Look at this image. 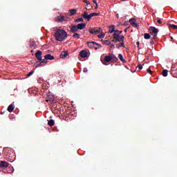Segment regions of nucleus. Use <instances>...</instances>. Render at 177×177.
Listing matches in <instances>:
<instances>
[{
	"label": "nucleus",
	"mask_w": 177,
	"mask_h": 177,
	"mask_svg": "<svg viewBox=\"0 0 177 177\" xmlns=\"http://www.w3.org/2000/svg\"><path fill=\"white\" fill-rule=\"evenodd\" d=\"M33 73H34L33 71L30 72V73H28V77L32 76V75H33Z\"/></svg>",
	"instance_id": "f704fd0d"
},
{
	"label": "nucleus",
	"mask_w": 177,
	"mask_h": 177,
	"mask_svg": "<svg viewBox=\"0 0 177 177\" xmlns=\"http://www.w3.org/2000/svg\"><path fill=\"white\" fill-rule=\"evenodd\" d=\"M42 52L41 50H37V52H36V57L37 58L38 60H42Z\"/></svg>",
	"instance_id": "1a4fd4ad"
},
{
	"label": "nucleus",
	"mask_w": 177,
	"mask_h": 177,
	"mask_svg": "<svg viewBox=\"0 0 177 177\" xmlns=\"http://www.w3.org/2000/svg\"><path fill=\"white\" fill-rule=\"evenodd\" d=\"M47 63L46 60H45V59L41 58V60L40 62V63H38L37 64H36V67H39L40 66H44V64H46Z\"/></svg>",
	"instance_id": "2eb2a0df"
},
{
	"label": "nucleus",
	"mask_w": 177,
	"mask_h": 177,
	"mask_svg": "<svg viewBox=\"0 0 177 177\" xmlns=\"http://www.w3.org/2000/svg\"><path fill=\"white\" fill-rule=\"evenodd\" d=\"M122 32V30H119V35H120Z\"/></svg>",
	"instance_id": "58836bf2"
},
{
	"label": "nucleus",
	"mask_w": 177,
	"mask_h": 177,
	"mask_svg": "<svg viewBox=\"0 0 177 177\" xmlns=\"http://www.w3.org/2000/svg\"><path fill=\"white\" fill-rule=\"evenodd\" d=\"M80 55L81 56V57H87L88 53L86 50H81Z\"/></svg>",
	"instance_id": "f3484780"
},
{
	"label": "nucleus",
	"mask_w": 177,
	"mask_h": 177,
	"mask_svg": "<svg viewBox=\"0 0 177 177\" xmlns=\"http://www.w3.org/2000/svg\"><path fill=\"white\" fill-rule=\"evenodd\" d=\"M144 38L145 39H150V38H151L150 34H144Z\"/></svg>",
	"instance_id": "5701e85b"
},
{
	"label": "nucleus",
	"mask_w": 177,
	"mask_h": 177,
	"mask_svg": "<svg viewBox=\"0 0 177 177\" xmlns=\"http://www.w3.org/2000/svg\"><path fill=\"white\" fill-rule=\"evenodd\" d=\"M124 37L123 35H121V37H120L119 42H121V41H124Z\"/></svg>",
	"instance_id": "c756f323"
},
{
	"label": "nucleus",
	"mask_w": 177,
	"mask_h": 177,
	"mask_svg": "<svg viewBox=\"0 0 177 177\" xmlns=\"http://www.w3.org/2000/svg\"><path fill=\"white\" fill-rule=\"evenodd\" d=\"M113 39L115 42H120V30H114Z\"/></svg>",
	"instance_id": "39448f33"
},
{
	"label": "nucleus",
	"mask_w": 177,
	"mask_h": 177,
	"mask_svg": "<svg viewBox=\"0 0 177 177\" xmlns=\"http://www.w3.org/2000/svg\"><path fill=\"white\" fill-rule=\"evenodd\" d=\"M86 24L84 23L83 21L81 24H77V30L79 29H84L86 27Z\"/></svg>",
	"instance_id": "ddd939ff"
},
{
	"label": "nucleus",
	"mask_w": 177,
	"mask_h": 177,
	"mask_svg": "<svg viewBox=\"0 0 177 177\" xmlns=\"http://www.w3.org/2000/svg\"><path fill=\"white\" fill-rule=\"evenodd\" d=\"M122 1H126V0H122Z\"/></svg>",
	"instance_id": "09e8293b"
},
{
	"label": "nucleus",
	"mask_w": 177,
	"mask_h": 177,
	"mask_svg": "<svg viewBox=\"0 0 177 177\" xmlns=\"http://www.w3.org/2000/svg\"><path fill=\"white\" fill-rule=\"evenodd\" d=\"M162 76L167 77L168 76V71L167 69H164L162 71Z\"/></svg>",
	"instance_id": "6ab92c4d"
},
{
	"label": "nucleus",
	"mask_w": 177,
	"mask_h": 177,
	"mask_svg": "<svg viewBox=\"0 0 177 177\" xmlns=\"http://www.w3.org/2000/svg\"><path fill=\"white\" fill-rule=\"evenodd\" d=\"M147 73H149L150 75H152L153 72L151 71V69H147Z\"/></svg>",
	"instance_id": "7c9ffc66"
},
{
	"label": "nucleus",
	"mask_w": 177,
	"mask_h": 177,
	"mask_svg": "<svg viewBox=\"0 0 177 177\" xmlns=\"http://www.w3.org/2000/svg\"><path fill=\"white\" fill-rule=\"evenodd\" d=\"M127 28H126V29H124V32H127Z\"/></svg>",
	"instance_id": "a18cd8bd"
},
{
	"label": "nucleus",
	"mask_w": 177,
	"mask_h": 177,
	"mask_svg": "<svg viewBox=\"0 0 177 177\" xmlns=\"http://www.w3.org/2000/svg\"><path fill=\"white\" fill-rule=\"evenodd\" d=\"M83 1H84V3H86V4L87 6H89V4L91 3H89V1H87V0H83Z\"/></svg>",
	"instance_id": "2f4dec72"
},
{
	"label": "nucleus",
	"mask_w": 177,
	"mask_h": 177,
	"mask_svg": "<svg viewBox=\"0 0 177 177\" xmlns=\"http://www.w3.org/2000/svg\"><path fill=\"white\" fill-rule=\"evenodd\" d=\"M120 46H121V44L120 45H117L118 48H120Z\"/></svg>",
	"instance_id": "49530a36"
},
{
	"label": "nucleus",
	"mask_w": 177,
	"mask_h": 177,
	"mask_svg": "<svg viewBox=\"0 0 177 177\" xmlns=\"http://www.w3.org/2000/svg\"><path fill=\"white\" fill-rule=\"evenodd\" d=\"M112 59H113L114 60H118V57H115L114 56H112V55H111V53H109V55H108L107 56H105L104 57V59L102 58L101 62H102V63H103V64H107V63L111 62V60H112Z\"/></svg>",
	"instance_id": "f03ea898"
},
{
	"label": "nucleus",
	"mask_w": 177,
	"mask_h": 177,
	"mask_svg": "<svg viewBox=\"0 0 177 177\" xmlns=\"http://www.w3.org/2000/svg\"><path fill=\"white\" fill-rule=\"evenodd\" d=\"M149 31H150V34L153 35V37H157L158 29H157L156 26H150Z\"/></svg>",
	"instance_id": "20e7f679"
},
{
	"label": "nucleus",
	"mask_w": 177,
	"mask_h": 177,
	"mask_svg": "<svg viewBox=\"0 0 177 177\" xmlns=\"http://www.w3.org/2000/svg\"><path fill=\"white\" fill-rule=\"evenodd\" d=\"M104 37H105L104 34H100V35H98V38L100 39L104 38Z\"/></svg>",
	"instance_id": "c85d7f7f"
},
{
	"label": "nucleus",
	"mask_w": 177,
	"mask_h": 177,
	"mask_svg": "<svg viewBox=\"0 0 177 177\" xmlns=\"http://www.w3.org/2000/svg\"><path fill=\"white\" fill-rule=\"evenodd\" d=\"M89 32L94 35H97V34H100V32H102V28H93L92 29H89Z\"/></svg>",
	"instance_id": "7ed1b4c3"
},
{
	"label": "nucleus",
	"mask_w": 177,
	"mask_h": 177,
	"mask_svg": "<svg viewBox=\"0 0 177 177\" xmlns=\"http://www.w3.org/2000/svg\"><path fill=\"white\" fill-rule=\"evenodd\" d=\"M69 12L71 13V15H74L77 12V10L75 8H73L72 10H69Z\"/></svg>",
	"instance_id": "aec40b11"
},
{
	"label": "nucleus",
	"mask_w": 177,
	"mask_h": 177,
	"mask_svg": "<svg viewBox=\"0 0 177 177\" xmlns=\"http://www.w3.org/2000/svg\"><path fill=\"white\" fill-rule=\"evenodd\" d=\"M98 8V6H97V3L96 2V4H95V9L97 10Z\"/></svg>",
	"instance_id": "e433bc0d"
},
{
	"label": "nucleus",
	"mask_w": 177,
	"mask_h": 177,
	"mask_svg": "<svg viewBox=\"0 0 177 177\" xmlns=\"http://www.w3.org/2000/svg\"><path fill=\"white\" fill-rule=\"evenodd\" d=\"M57 19H58V21H64V15H59V17H57Z\"/></svg>",
	"instance_id": "412c9836"
},
{
	"label": "nucleus",
	"mask_w": 177,
	"mask_h": 177,
	"mask_svg": "<svg viewBox=\"0 0 177 177\" xmlns=\"http://www.w3.org/2000/svg\"><path fill=\"white\" fill-rule=\"evenodd\" d=\"M73 38H76V39H79L80 38V34H77V33L73 34Z\"/></svg>",
	"instance_id": "393cba45"
},
{
	"label": "nucleus",
	"mask_w": 177,
	"mask_h": 177,
	"mask_svg": "<svg viewBox=\"0 0 177 177\" xmlns=\"http://www.w3.org/2000/svg\"><path fill=\"white\" fill-rule=\"evenodd\" d=\"M44 59H46L48 60H53V59H55V57L54 56L48 53V55H44Z\"/></svg>",
	"instance_id": "4468645a"
},
{
	"label": "nucleus",
	"mask_w": 177,
	"mask_h": 177,
	"mask_svg": "<svg viewBox=\"0 0 177 177\" xmlns=\"http://www.w3.org/2000/svg\"><path fill=\"white\" fill-rule=\"evenodd\" d=\"M68 55V53L67 50H63L60 54V57H62V59H65L66 57H67Z\"/></svg>",
	"instance_id": "9b49d317"
},
{
	"label": "nucleus",
	"mask_w": 177,
	"mask_h": 177,
	"mask_svg": "<svg viewBox=\"0 0 177 177\" xmlns=\"http://www.w3.org/2000/svg\"><path fill=\"white\" fill-rule=\"evenodd\" d=\"M68 37L67 32L64 30V29H57L55 32V39L57 41H63L66 39Z\"/></svg>",
	"instance_id": "f257e3e1"
},
{
	"label": "nucleus",
	"mask_w": 177,
	"mask_h": 177,
	"mask_svg": "<svg viewBox=\"0 0 177 177\" xmlns=\"http://www.w3.org/2000/svg\"><path fill=\"white\" fill-rule=\"evenodd\" d=\"M46 101L48 102V100H46Z\"/></svg>",
	"instance_id": "8fccbe9b"
},
{
	"label": "nucleus",
	"mask_w": 177,
	"mask_h": 177,
	"mask_svg": "<svg viewBox=\"0 0 177 177\" xmlns=\"http://www.w3.org/2000/svg\"><path fill=\"white\" fill-rule=\"evenodd\" d=\"M114 46L113 44L111 45V48H113Z\"/></svg>",
	"instance_id": "de8ad7c7"
},
{
	"label": "nucleus",
	"mask_w": 177,
	"mask_h": 177,
	"mask_svg": "<svg viewBox=\"0 0 177 177\" xmlns=\"http://www.w3.org/2000/svg\"><path fill=\"white\" fill-rule=\"evenodd\" d=\"M78 31V25H73L71 27V32H77Z\"/></svg>",
	"instance_id": "6e6552de"
},
{
	"label": "nucleus",
	"mask_w": 177,
	"mask_h": 177,
	"mask_svg": "<svg viewBox=\"0 0 177 177\" xmlns=\"http://www.w3.org/2000/svg\"><path fill=\"white\" fill-rule=\"evenodd\" d=\"M83 72H84V73H86L88 72L87 68H84Z\"/></svg>",
	"instance_id": "473e14b6"
},
{
	"label": "nucleus",
	"mask_w": 177,
	"mask_h": 177,
	"mask_svg": "<svg viewBox=\"0 0 177 177\" xmlns=\"http://www.w3.org/2000/svg\"><path fill=\"white\" fill-rule=\"evenodd\" d=\"M82 17L85 19H87L88 21H91V14H88L87 11H84Z\"/></svg>",
	"instance_id": "0eeeda50"
},
{
	"label": "nucleus",
	"mask_w": 177,
	"mask_h": 177,
	"mask_svg": "<svg viewBox=\"0 0 177 177\" xmlns=\"http://www.w3.org/2000/svg\"><path fill=\"white\" fill-rule=\"evenodd\" d=\"M171 28H173L174 29H177V25H174V24H171L170 25Z\"/></svg>",
	"instance_id": "cd10ccee"
},
{
	"label": "nucleus",
	"mask_w": 177,
	"mask_h": 177,
	"mask_svg": "<svg viewBox=\"0 0 177 177\" xmlns=\"http://www.w3.org/2000/svg\"><path fill=\"white\" fill-rule=\"evenodd\" d=\"M96 15V12H91V14H90V19H91L92 17H95Z\"/></svg>",
	"instance_id": "bb28decb"
},
{
	"label": "nucleus",
	"mask_w": 177,
	"mask_h": 177,
	"mask_svg": "<svg viewBox=\"0 0 177 177\" xmlns=\"http://www.w3.org/2000/svg\"><path fill=\"white\" fill-rule=\"evenodd\" d=\"M93 3H94V4H97V1H96V0H93Z\"/></svg>",
	"instance_id": "ea45409f"
},
{
	"label": "nucleus",
	"mask_w": 177,
	"mask_h": 177,
	"mask_svg": "<svg viewBox=\"0 0 177 177\" xmlns=\"http://www.w3.org/2000/svg\"><path fill=\"white\" fill-rule=\"evenodd\" d=\"M115 25H111V26H109V32H111V34H113V32H115Z\"/></svg>",
	"instance_id": "a211bd4d"
},
{
	"label": "nucleus",
	"mask_w": 177,
	"mask_h": 177,
	"mask_svg": "<svg viewBox=\"0 0 177 177\" xmlns=\"http://www.w3.org/2000/svg\"><path fill=\"white\" fill-rule=\"evenodd\" d=\"M48 125H50V127H53V125H55V121L53 120H50L48 121Z\"/></svg>",
	"instance_id": "4be33fe9"
},
{
	"label": "nucleus",
	"mask_w": 177,
	"mask_h": 177,
	"mask_svg": "<svg viewBox=\"0 0 177 177\" xmlns=\"http://www.w3.org/2000/svg\"><path fill=\"white\" fill-rule=\"evenodd\" d=\"M158 24H162L161 19H158Z\"/></svg>",
	"instance_id": "c9c22d12"
},
{
	"label": "nucleus",
	"mask_w": 177,
	"mask_h": 177,
	"mask_svg": "<svg viewBox=\"0 0 177 177\" xmlns=\"http://www.w3.org/2000/svg\"><path fill=\"white\" fill-rule=\"evenodd\" d=\"M106 44H107V45H111V43L109 42V41H106Z\"/></svg>",
	"instance_id": "4c0bfd02"
},
{
	"label": "nucleus",
	"mask_w": 177,
	"mask_h": 177,
	"mask_svg": "<svg viewBox=\"0 0 177 177\" xmlns=\"http://www.w3.org/2000/svg\"><path fill=\"white\" fill-rule=\"evenodd\" d=\"M14 110H15V105H13V104H10V105H8V111L9 113H12V111H14Z\"/></svg>",
	"instance_id": "f8f14e48"
},
{
	"label": "nucleus",
	"mask_w": 177,
	"mask_h": 177,
	"mask_svg": "<svg viewBox=\"0 0 177 177\" xmlns=\"http://www.w3.org/2000/svg\"><path fill=\"white\" fill-rule=\"evenodd\" d=\"M97 15H100V14L97 12H95V16H97Z\"/></svg>",
	"instance_id": "c03bdc74"
},
{
	"label": "nucleus",
	"mask_w": 177,
	"mask_h": 177,
	"mask_svg": "<svg viewBox=\"0 0 177 177\" xmlns=\"http://www.w3.org/2000/svg\"><path fill=\"white\" fill-rule=\"evenodd\" d=\"M118 57H119V59L121 60V62H125V60H124V57H123V55H122L121 53H120V54L118 55Z\"/></svg>",
	"instance_id": "b1692460"
},
{
	"label": "nucleus",
	"mask_w": 177,
	"mask_h": 177,
	"mask_svg": "<svg viewBox=\"0 0 177 177\" xmlns=\"http://www.w3.org/2000/svg\"><path fill=\"white\" fill-rule=\"evenodd\" d=\"M88 48H95V49L102 48V45H98V44H96L95 42H88Z\"/></svg>",
	"instance_id": "423d86ee"
},
{
	"label": "nucleus",
	"mask_w": 177,
	"mask_h": 177,
	"mask_svg": "<svg viewBox=\"0 0 177 177\" xmlns=\"http://www.w3.org/2000/svg\"><path fill=\"white\" fill-rule=\"evenodd\" d=\"M116 17H117V18H120L119 14H116Z\"/></svg>",
	"instance_id": "a19ab883"
},
{
	"label": "nucleus",
	"mask_w": 177,
	"mask_h": 177,
	"mask_svg": "<svg viewBox=\"0 0 177 177\" xmlns=\"http://www.w3.org/2000/svg\"><path fill=\"white\" fill-rule=\"evenodd\" d=\"M137 46H140V42L139 41L137 42Z\"/></svg>",
	"instance_id": "79ce46f5"
},
{
	"label": "nucleus",
	"mask_w": 177,
	"mask_h": 177,
	"mask_svg": "<svg viewBox=\"0 0 177 177\" xmlns=\"http://www.w3.org/2000/svg\"><path fill=\"white\" fill-rule=\"evenodd\" d=\"M8 166H9V163H8V162H6L5 160H1V162L0 163V167H1L6 168Z\"/></svg>",
	"instance_id": "9d476101"
},
{
	"label": "nucleus",
	"mask_w": 177,
	"mask_h": 177,
	"mask_svg": "<svg viewBox=\"0 0 177 177\" xmlns=\"http://www.w3.org/2000/svg\"><path fill=\"white\" fill-rule=\"evenodd\" d=\"M138 68H139V70H142V68H143V66H142V64H139Z\"/></svg>",
	"instance_id": "72a5a7b5"
},
{
	"label": "nucleus",
	"mask_w": 177,
	"mask_h": 177,
	"mask_svg": "<svg viewBox=\"0 0 177 177\" xmlns=\"http://www.w3.org/2000/svg\"><path fill=\"white\" fill-rule=\"evenodd\" d=\"M120 46H124V43H122V44H120Z\"/></svg>",
	"instance_id": "37998d69"
},
{
	"label": "nucleus",
	"mask_w": 177,
	"mask_h": 177,
	"mask_svg": "<svg viewBox=\"0 0 177 177\" xmlns=\"http://www.w3.org/2000/svg\"><path fill=\"white\" fill-rule=\"evenodd\" d=\"M84 21V18H77L75 19V22H83Z\"/></svg>",
	"instance_id": "a878e982"
},
{
	"label": "nucleus",
	"mask_w": 177,
	"mask_h": 177,
	"mask_svg": "<svg viewBox=\"0 0 177 177\" xmlns=\"http://www.w3.org/2000/svg\"><path fill=\"white\" fill-rule=\"evenodd\" d=\"M129 22L133 26H138V23L134 18H131V19H129Z\"/></svg>",
	"instance_id": "dca6fc26"
}]
</instances>
